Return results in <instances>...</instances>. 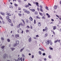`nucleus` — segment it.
<instances>
[{
  "instance_id": "obj_1",
  "label": "nucleus",
  "mask_w": 61,
  "mask_h": 61,
  "mask_svg": "<svg viewBox=\"0 0 61 61\" xmlns=\"http://www.w3.org/2000/svg\"><path fill=\"white\" fill-rule=\"evenodd\" d=\"M50 43V41L49 40H47L45 44H46V46H47V45H49V44Z\"/></svg>"
},
{
  "instance_id": "obj_2",
  "label": "nucleus",
  "mask_w": 61,
  "mask_h": 61,
  "mask_svg": "<svg viewBox=\"0 0 61 61\" xmlns=\"http://www.w3.org/2000/svg\"><path fill=\"white\" fill-rule=\"evenodd\" d=\"M22 58H23L22 57H21L20 58L19 57H18V59H17V61H20V60L21 61H22Z\"/></svg>"
},
{
  "instance_id": "obj_3",
  "label": "nucleus",
  "mask_w": 61,
  "mask_h": 61,
  "mask_svg": "<svg viewBox=\"0 0 61 61\" xmlns=\"http://www.w3.org/2000/svg\"><path fill=\"white\" fill-rule=\"evenodd\" d=\"M3 57L4 58H8V56L7 55H6L5 54H4V56H3Z\"/></svg>"
},
{
  "instance_id": "obj_4",
  "label": "nucleus",
  "mask_w": 61,
  "mask_h": 61,
  "mask_svg": "<svg viewBox=\"0 0 61 61\" xmlns=\"http://www.w3.org/2000/svg\"><path fill=\"white\" fill-rule=\"evenodd\" d=\"M28 42H31V41H32V38L31 37H30L28 39Z\"/></svg>"
},
{
  "instance_id": "obj_5",
  "label": "nucleus",
  "mask_w": 61,
  "mask_h": 61,
  "mask_svg": "<svg viewBox=\"0 0 61 61\" xmlns=\"http://www.w3.org/2000/svg\"><path fill=\"white\" fill-rule=\"evenodd\" d=\"M38 25L39 26H40L41 25V22H39L38 23Z\"/></svg>"
},
{
  "instance_id": "obj_6",
  "label": "nucleus",
  "mask_w": 61,
  "mask_h": 61,
  "mask_svg": "<svg viewBox=\"0 0 61 61\" xmlns=\"http://www.w3.org/2000/svg\"><path fill=\"white\" fill-rule=\"evenodd\" d=\"M0 14L2 15H4V16L5 15V14L4 13H3V12H0Z\"/></svg>"
},
{
  "instance_id": "obj_7",
  "label": "nucleus",
  "mask_w": 61,
  "mask_h": 61,
  "mask_svg": "<svg viewBox=\"0 0 61 61\" xmlns=\"http://www.w3.org/2000/svg\"><path fill=\"white\" fill-rule=\"evenodd\" d=\"M21 25V23H20L19 25H17V27H18V28H19Z\"/></svg>"
},
{
  "instance_id": "obj_8",
  "label": "nucleus",
  "mask_w": 61,
  "mask_h": 61,
  "mask_svg": "<svg viewBox=\"0 0 61 61\" xmlns=\"http://www.w3.org/2000/svg\"><path fill=\"white\" fill-rule=\"evenodd\" d=\"M25 49V47H23L22 48V49H21L20 50V51L21 52H22V51Z\"/></svg>"
},
{
  "instance_id": "obj_9",
  "label": "nucleus",
  "mask_w": 61,
  "mask_h": 61,
  "mask_svg": "<svg viewBox=\"0 0 61 61\" xmlns=\"http://www.w3.org/2000/svg\"><path fill=\"white\" fill-rule=\"evenodd\" d=\"M17 46V44L16 43H15L13 45V46L14 47H15V46Z\"/></svg>"
},
{
  "instance_id": "obj_10",
  "label": "nucleus",
  "mask_w": 61,
  "mask_h": 61,
  "mask_svg": "<svg viewBox=\"0 0 61 61\" xmlns=\"http://www.w3.org/2000/svg\"><path fill=\"white\" fill-rule=\"evenodd\" d=\"M15 37H19V34H16L15 35Z\"/></svg>"
},
{
  "instance_id": "obj_11",
  "label": "nucleus",
  "mask_w": 61,
  "mask_h": 61,
  "mask_svg": "<svg viewBox=\"0 0 61 61\" xmlns=\"http://www.w3.org/2000/svg\"><path fill=\"white\" fill-rule=\"evenodd\" d=\"M54 8L55 9H56V8H57V5H55V6L54 7Z\"/></svg>"
},
{
  "instance_id": "obj_12",
  "label": "nucleus",
  "mask_w": 61,
  "mask_h": 61,
  "mask_svg": "<svg viewBox=\"0 0 61 61\" xmlns=\"http://www.w3.org/2000/svg\"><path fill=\"white\" fill-rule=\"evenodd\" d=\"M21 21H22L24 23V24L23 25V26H25V21H24V20H23V19H22L21 20Z\"/></svg>"
},
{
  "instance_id": "obj_13",
  "label": "nucleus",
  "mask_w": 61,
  "mask_h": 61,
  "mask_svg": "<svg viewBox=\"0 0 61 61\" xmlns=\"http://www.w3.org/2000/svg\"><path fill=\"white\" fill-rule=\"evenodd\" d=\"M30 19L31 21H32L33 20V18L31 16H30Z\"/></svg>"
},
{
  "instance_id": "obj_14",
  "label": "nucleus",
  "mask_w": 61,
  "mask_h": 61,
  "mask_svg": "<svg viewBox=\"0 0 61 61\" xmlns=\"http://www.w3.org/2000/svg\"><path fill=\"white\" fill-rule=\"evenodd\" d=\"M7 15H8V16H11V14L9 13H7Z\"/></svg>"
},
{
  "instance_id": "obj_15",
  "label": "nucleus",
  "mask_w": 61,
  "mask_h": 61,
  "mask_svg": "<svg viewBox=\"0 0 61 61\" xmlns=\"http://www.w3.org/2000/svg\"><path fill=\"white\" fill-rule=\"evenodd\" d=\"M39 14L40 15H41V16H43V13L39 12Z\"/></svg>"
},
{
  "instance_id": "obj_16",
  "label": "nucleus",
  "mask_w": 61,
  "mask_h": 61,
  "mask_svg": "<svg viewBox=\"0 0 61 61\" xmlns=\"http://www.w3.org/2000/svg\"><path fill=\"white\" fill-rule=\"evenodd\" d=\"M19 15L20 16H21V15H22V14L21 13V11L19 12Z\"/></svg>"
},
{
  "instance_id": "obj_17",
  "label": "nucleus",
  "mask_w": 61,
  "mask_h": 61,
  "mask_svg": "<svg viewBox=\"0 0 61 61\" xmlns=\"http://www.w3.org/2000/svg\"><path fill=\"white\" fill-rule=\"evenodd\" d=\"M48 57L49 58L51 59L52 58V56L51 55H49L48 56Z\"/></svg>"
},
{
  "instance_id": "obj_18",
  "label": "nucleus",
  "mask_w": 61,
  "mask_h": 61,
  "mask_svg": "<svg viewBox=\"0 0 61 61\" xmlns=\"http://www.w3.org/2000/svg\"><path fill=\"white\" fill-rule=\"evenodd\" d=\"M47 35L48 34L47 33L45 34V36H44V37H45V38H46V37L47 36Z\"/></svg>"
},
{
  "instance_id": "obj_19",
  "label": "nucleus",
  "mask_w": 61,
  "mask_h": 61,
  "mask_svg": "<svg viewBox=\"0 0 61 61\" xmlns=\"http://www.w3.org/2000/svg\"><path fill=\"white\" fill-rule=\"evenodd\" d=\"M25 13H27V14H29V13H30V12L29 11H27V10L26 11Z\"/></svg>"
},
{
  "instance_id": "obj_20",
  "label": "nucleus",
  "mask_w": 61,
  "mask_h": 61,
  "mask_svg": "<svg viewBox=\"0 0 61 61\" xmlns=\"http://www.w3.org/2000/svg\"><path fill=\"white\" fill-rule=\"evenodd\" d=\"M8 22H9L10 23H11V22H12V21H11V20L10 19H9L8 20Z\"/></svg>"
},
{
  "instance_id": "obj_21",
  "label": "nucleus",
  "mask_w": 61,
  "mask_h": 61,
  "mask_svg": "<svg viewBox=\"0 0 61 61\" xmlns=\"http://www.w3.org/2000/svg\"><path fill=\"white\" fill-rule=\"evenodd\" d=\"M56 26H54L53 27L54 30H55V29H56Z\"/></svg>"
},
{
  "instance_id": "obj_22",
  "label": "nucleus",
  "mask_w": 61,
  "mask_h": 61,
  "mask_svg": "<svg viewBox=\"0 0 61 61\" xmlns=\"http://www.w3.org/2000/svg\"><path fill=\"white\" fill-rule=\"evenodd\" d=\"M4 48H5V46H2L1 47V49H3Z\"/></svg>"
},
{
  "instance_id": "obj_23",
  "label": "nucleus",
  "mask_w": 61,
  "mask_h": 61,
  "mask_svg": "<svg viewBox=\"0 0 61 61\" xmlns=\"http://www.w3.org/2000/svg\"><path fill=\"white\" fill-rule=\"evenodd\" d=\"M11 49L12 51H13L14 50H15V48H11Z\"/></svg>"
},
{
  "instance_id": "obj_24",
  "label": "nucleus",
  "mask_w": 61,
  "mask_h": 61,
  "mask_svg": "<svg viewBox=\"0 0 61 61\" xmlns=\"http://www.w3.org/2000/svg\"><path fill=\"white\" fill-rule=\"evenodd\" d=\"M46 9L47 10H49V9H48V8L46 6Z\"/></svg>"
},
{
  "instance_id": "obj_25",
  "label": "nucleus",
  "mask_w": 61,
  "mask_h": 61,
  "mask_svg": "<svg viewBox=\"0 0 61 61\" xmlns=\"http://www.w3.org/2000/svg\"><path fill=\"white\" fill-rule=\"evenodd\" d=\"M1 39L3 41H4V38H3V37H1Z\"/></svg>"
},
{
  "instance_id": "obj_26",
  "label": "nucleus",
  "mask_w": 61,
  "mask_h": 61,
  "mask_svg": "<svg viewBox=\"0 0 61 61\" xmlns=\"http://www.w3.org/2000/svg\"><path fill=\"white\" fill-rule=\"evenodd\" d=\"M39 53L40 55H41V54H42V53H41V51H39Z\"/></svg>"
},
{
  "instance_id": "obj_27",
  "label": "nucleus",
  "mask_w": 61,
  "mask_h": 61,
  "mask_svg": "<svg viewBox=\"0 0 61 61\" xmlns=\"http://www.w3.org/2000/svg\"><path fill=\"white\" fill-rule=\"evenodd\" d=\"M6 18L7 19V20H8V19L9 18V16H7L6 17Z\"/></svg>"
},
{
  "instance_id": "obj_28",
  "label": "nucleus",
  "mask_w": 61,
  "mask_h": 61,
  "mask_svg": "<svg viewBox=\"0 0 61 61\" xmlns=\"http://www.w3.org/2000/svg\"><path fill=\"white\" fill-rule=\"evenodd\" d=\"M19 42L18 41H17L16 42V44L17 45V44H19Z\"/></svg>"
},
{
  "instance_id": "obj_29",
  "label": "nucleus",
  "mask_w": 61,
  "mask_h": 61,
  "mask_svg": "<svg viewBox=\"0 0 61 61\" xmlns=\"http://www.w3.org/2000/svg\"><path fill=\"white\" fill-rule=\"evenodd\" d=\"M45 30L47 31V27H46L45 28Z\"/></svg>"
},
{
  "instance_id": "obj_30",
  "label": "nucleus",
  "mask_w": 61,
  "mask_h": 61,
  "mask_svg": "<svg viewBox=\"0 0 61 61\" xmlns=\"http://www.w3.org/2000/svg\"><path fill=\"white\" fill-rule=\"evenodd\" d=\"M40 11H41V12H43V10H42V8H40Z\"/></svg>"
},
{
  "instance_id": "obj_31",
  "label": "nucleus",
  "mask_w": 61,
  "mask_h": 61,
  "mask_svg": "<svg viewBox=\"0 0 61 61\" xmlns=\"http://www.w3.org/2000/svg\"><path fill=\"white\" fill-rule=\"evenodd\" d=\"M42 19H45L46 18V17L44 16H42Z\"/></svg>"
},
{
  "instance_id": "obj_32",
  "label": "nucleus",
  "mask_w": 61,
  "mask_h": 61,
  "mask_svg": "<svg viewBox=\"0 0 61 61\" xmlns=\"http://www.w3.org/2000/svg\"><path fill=\"white\" fill-rule=\"evenodd\" d=\"M58 41V40H57L56 41H54L55 43H56Z\"/></svg>"
},
{
  "instance_id": "obj_33",
  "label": "nucleus",
  "mask_w": 61,
  "mask_h": 61,
  "mask_svg": "<svg viewBox=\"0 0 61 61\" xmlns=\"http://www.w3.org/2000/svg\"><path fill=\"white\" fill-rule=\"evenodd\" d=\"M10 8L11 9H13V7L12 6H10Z\"/></svg>"
},
{
  "instance_id": "obj_34",
  "label": "nucleus",
  "mask_w": 61,
  "mask_h": 61,
  "mask_svg": "<svg viewBox=\"0 0 61 61\" xmlns=\"http://www.w3.org/2000/svg\"><path fill=\"white\" fill-rule=\"evenodd\" d=\"M7 41L8 42H10V40L9 39H8L7 40Z\"/></svg>"
},
{
  "instance_id": "obj_35",
  "label": "nucleus",
  "mask_w": 61,
  "mask_h": 61,
  "mask_svg": "<svg viewBox=\"0 0 61 61\" xmlns=\"http://www.w3.org/2000/svg\"><path fill=\"white\" fill-rule=\"evenodd\" d=\"M31 10L32 11V12H34L35 11V9H31Z\"/></svg>"
},
{
  "instance_id": "obj_36",
  "label": "nucleus",
  "mask_w": 61,
  "mask_h": 61,
  "mask_svg": "<svg viewBox=\"0 0 61 61\" xmlns=\"http://www.w3.org/2000/svg\"><path fill=\"white\" fill-rule=\"evenodd\" d=\"M25 7H28L29 6V5H26L25 6Z\"/></svg>"
},
{
  "instance_id": "obj_37",
  "label": "nucleus",
  "mask_w": 61,
  "mask_h": 61,
  "mask_svg": "<svg viewBox=\"0 0 61 61\" xmlns=\"http://www.w3.org/2000/svg\"><path fill=\"white\" fill-rule=\"evenodd\" d=\"M39 36L38 35H37L36 36V37H39Z\"/></svg>"
},
{
  "instance_id": "obj_38",
  "label": "nucleus",
  "mask_w": 61,
  "mask_h": 61,
  "mask_svg": "<svg viewBox=\"0 0 61 61\" xmlns=\"http://www.w3.org/2000/svg\"><path fill=\"white\" fill-rule=\"evenodd\" d=\"M0 18L1 19H2V20H3V18L1 16H0Z\"/></svg>"
},
{
  "instance_id": "obj_39",
  "label": "nucleus",
  "mask_w": 61,
  "mask_h": 61,
  "mask_svg": "<svg viewBox=\"0 0 61 61\" xmlns=\"http://www.w3.org/2000/svg\"><path fill=\"white\" fill-rule=\"evenodd\" d=\"M26 33H27V32H29V30H26Z\"/></svg>"
},
{
  "instance_id": "obj_40",
  "label": "nucleus",
  "mask_w": 61,
  "mask_h": 61,
  "mask_svg": "<svg viewBox=\"0 0 61 61\" xmlns=\"http://www.w3.org/2000/svg\"><path fill=\"white\" fill-rule=\"evenodd\" d=\"M18 10H21V8L20 7H19Z\"/></svg>"
},
{
  "instance_id": "obj_41",
  "label": "nucleus",
  "mask_w": 61,
  "mask_h": 61,
  "mask_svg": "<svg viewBox=\"0 0 61 61\" xmlns=\"http://www.w3.org/2000/svg\"><path fill=\"white\" fill-rule=\"evenodd\" d=\"M21 31H20V30H19L18 31V33H21Z\"/></svg>"
},
{
  "instance_id": "obj_42",
  "label": "nucleus",
  "mask_w": 61,
  "mask_h": 61,
  "mask_svg": "<svg viewBox=\"0 0 61 61\" xmlns=\"http://www.w3.org/2000/svg\"><path fill=\"white\" fill-rule=\"evenodd\" d=\"M35 13L36 15H37V14H38V13L36 12H35Z\"/></svg>"
},
{
  "instance_id": "obj_43",
  "label": "nucleus",
  "mask_w": 61,
  "mask_h": 61,
  "mask_svg": "<svg viewBox=\"0 0 61 61\" xmlns=\"http://www.w3.org/2000/svg\"><path fill=\"white\" fill-rule=\"evenodd\" d=\"M23 11H25V12H26V11L27 10H26L25 9H23Z\"/></svg>"
},
{
  "instance_id": "obj_44",
  "label": "nucleus",
  "mask_w": 61,
  "mask_h": 61,
  "mask_svg": "<svg viewBox=\"0 0 61 61\" xmlns=\"http://www.w3.org/2000/svg\"><path fill=\"white\" fill-rule=\"evenodd\" d=\"M49 48L51 49V50H53V49L52 48H51L50 47Z\"/></svg>"
},
{
  "instance_id": "obj_45",
  "label": "nucleus",
  "mask_w": 61,
  "mask_h": 61,
  "mask_svg": "<svg viewBox=\"0 0 61 61\" xmlns=\"http://www.w3.org/2000/svg\"><path fill=\"white\" fill-rule=\"evenodd\" d=\"M14 5L15 6H18V5H17L16 4H15Z\"/></svg>"
},
{
  "instance_id": "obj_46",
  "label": "nucleus",
  "mask_w": 61,
  "mask_h": 61,
  "mask_svg": "<svg viewBox=\"0 0 61 61\" xmlns=\"http://www.w3.org/2000/svg\"><path fill=\"white\" fill-rule=\"evenodd\" d=\"M28 5H30V6H31L32 5H31V4L29 3H28Z\"/></svg>"
},
{
  "instance_id": "obj_47",
  "label": "nucleus",
  "mask_w": 61,
  "mask_h": 61,
  "mask_svg": "<svg viewBox=\"0 0 61 61\" xmlns=\"http://www.w3.org/2000/svg\"><path fill=\"white\" fill-rule=\"evenodd\" d=\"M22 56H23V57H25V55H24V54H22Z\"/></svg>"
},
{
  "instance_id": "obj_48",
  "label": "nucleus",
  "mask_w": 61,
  "mask_h": 61,
  "mask_svg": "<svg viewBox=\"0 0 61 61\" xmlns=\"http://www.w3.org/2000/svg\"><path fill=\"white\" fill-rule=\"evenodd\" d=\"M32 57H31L32 58H33L34 57V56L32 55Z\"/></svg>"
},
{
  "instance_id": "obj_49",
  "label": "nucleus",
  "mask_w": 61,
  "mask_h": 61,
  "mask_svg": "<svg viewBox=\"0 0 61 61\" xmlns=\"http://www.w3.org/2000/svg\"><path fill=\"white\" fill-rule=\"evenodd\" d=\"M36 5H38V2H36Z\"/></svg>"
},
{
  "instance_id": "obj_50",
  "label": "nucleus",
  "mask_w": 61,
  "mask_h": 61,
  "mask_svg": "<svg viewBox=\"0 0 61 61\" xmlns=\"http://www.w3.org/2000/svg\"><path fill=\"white\" fill-rule=\"evenodd\" d=\"M40 7L41 8H43V6H42L40 5Z\"/></svg>"
},
{
  "instance_id": "obj_51",
  "label": "nucleus",
  "mask_w": 61,
  "mask_h": 61,
  "mask_svg": "<svg viewBox=\"0 0 61 61\" xmlns=\"http://www.w3.org/2000/svg\"><path fill=\"white\" fill-rule=\"evenodd\" d=\"M42 55H43V56H45V55H46V53H43Z\"/></svg>"
},
{
  "instance_id": "obj_52",
  "label": "nucleus",
  "mask_w": 61,
  "mask_h": 61,
  "mask_svg": "<svg viewBox=\"0 0 61 61\" xmlns=\"http://www.w3.org/2000/svg\"><path fill=\"white\" fill-rule=\"evenodd\" d=\"M36 20H34V24H36Z\"/></svg>"
},
{
  "instance_id": "obj_53",
  "label": "nucleus",
  "mask_w": 61,
  "mask_h": 61,
  "mask_svg": "<svg viewBox=\"0 0 61 61\" xmlns=\"http://www.w3.org/2000/svg\"><path fill=\"white\" fill-rule=\"evenodd\" d=\"M27 51H28V52H30V50H26Z\"/></svg>"
},
{
  "instance_id": "obj_54",
  "label": "nucleus",
  "mask_w": 61,
  "mask_h": 61,
  "mask_svg": "<svg viewBox=\"0 0 61 61\" xmlns=\"http://www.w3.org/2000/svg\"><path fill=\"white\" fill-rule=\"evenodd\" d=\"M26 22L27 23H28V20H26Z\"/></svg>"
},
{
  "instance_id": "obj_55",
  "label": "nucleus",
  "mask_w": 61,
  "mask_h": 61,
  "mask_svg": "<svg viewBox=\"0 0 61 61\" xmlns=\"http://www.w3.org/2000/svg\"><path fill=\"white\" fill-rule=\"evenodd\" d=\"M2 22L3 23V24H5V22H4V21L2 20Z\"/></svg>"
},
{
  "instance_id": "obj_56",
  "label": "nucleus",
  "mask_w": 61,
  "mask_h": 61,
  "mask_svg": "<svg viewBox=\"0 0 61 61\" xmlns=\"http://www.w3.org/2000/svg\"><path fill=\"white\" fill-rule=\"evenodd\" d=\"M51 20L52 21V22H54V19H51Z\"/></svg>"
},
{
  "instance_id": "obj_57",
  "label": "nucleus",
  "mask_w": 61,
  "mask_h": 61,
  "mask_svg": "<svg viewBox=\"0 0 61 61\" xmlns=\"http://www.w3.org/2000/svg\"><path fill=\"white\" fill-rule=\"evenodd\" d=\"M48 17H49V18H50V15H48Z\"/></svg>"
},
{
  "instance_id": "obj_58",
  "label": "nucleus",
  "mask_w": 61,
  "mask_h": 61,
  "mask_svg": "<svg viewBox=\"0 0 61 61\" xmlns=\"http://www.w3.org/2000/svg\"><path fill=\"white\" fill-rule=\"evenodd\" d=\"M56 16L58 18H59V16H58V15H56Z\"/></svg>"
},
{
  "instance_id": "obj_59",
  "label": "nucleus",
  "mask_w": 61,
  "mask_h": 61,
  "mask_svg": "<svg viewBox=\"0 0 61 61\" xmlns=\"http://www.w3.org/2000/svg\"><path fill=\"white\" fill-rule=\"evenodd\" d=\"M36 18H38L39 19V18H39L38 17V16H36Z\"/></svg>"
},
{
  "instance_id": "obj_60",
  "label": "nucleus",
  "mask_w": 61,
  "mask_h": 61,
  "mask_svg": "<svg viewBox=\"0 0 61 61\" xmlns=\"http://www.w3.org/2000/svg\"><path fill=\"white\" fill-rule=\"evenodd\" d=\"M27 27L28 28H30V27H29V26L28 25L27 26Z\"/></svg>"
},
{
  "instance_id": "obj_61",
  "label": "nucleus",
  "mask_w": 61,
  "mask_h": 61,
  "mask_svg": "<svg viewBox=\"0 0 61 61\" xmlns=\"http://www.w3.org/2000/svg\"><path fill=\"white\" fill-rule=\"evenodd\" d=\"M23 32H24V31L23 30H22L21 32V34H23Z\"/></svg>"
},
{
  "instance_id": "obj_62",
  "label": "nucleus",
  "mask_w": 61,
  "mask_h": 61,
  "mask_svg": "<svg viewBox=\"0 0 61 61\" xmlns=\"http://www.w3.org/2000/svg\"><path fill=\"white\" fill-rule=\"evenodd\" d=\"M30 28H31V29H32V26L31 25H30Z\"/></svg>"
},
{
  "instance_id": "obj_63",
  "label": "nucleus",
  "mask_w": 61,
  "mask_h": 61,
  "mask_svg": "<svg viewBox=\"0 0 61 61\" xmlns=\"http://www.w3.org/2000/svg\"><path fill=\"white\" fill-rule=\"evenodd\" d=\"M21 28H19V30H20V31H21Z\"/></svg>"
},
{
  "instance_id": "obj_64",
  "label": "nucleus",
  "mask_w": 61,
  "mask_h": 61,
  "mask_svg": "<svg viewBox=\"0 0 61 61\" xmlns=\"http://www.w3.org/2000/svg\"><path fill=\"white\" fill-rule=\"evenodd\" d=\"M14 60H15V61H17V60H16L15 59H14Z\"/></svg>"
}]
</instances>
